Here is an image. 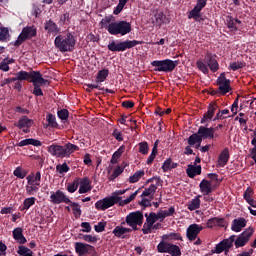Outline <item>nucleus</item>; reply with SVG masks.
Returning a JSON list of instances; mask_svg holds the SVG:
<instances>
[{"instance_id": "obj_1", "label": "nucleus", "mask_w": 256, "mask_h": 256, "mask_svg": "<svg viewBox=\"0 0 256 256\" xmlns=\"http://www.w3.org/2000/svg\"><path fill=\"white\" fill-rule=\"evenodd\" d=\"M127 191V189L116 190L110 197L98 200L95 203L96 209H98V211H107V209L113 207V205H117V203L118 205H120V207H125V205H129V203H131V201H134L135 197H137V195L139 194V190H136L128 198L123 200L119 195H125Z\"/></svg>"}, {"instance_id": "obj_2", "label": "nucleus", "mask_w": 256, "mask_h": 256, "mask_svg": "<svg viewBox=\"0 0 256 256\" xmlns=\"http://www.w3.org/2000/svg\"><path fill=\"white\" fill-rule=\"evenodd\" d=\"M100 26L102 29H106L110 35H121L122 37L128 35L131 31V23L127 21L115 22L113 16L104 17L100 22Z\"/></svg>"}, {"instance_id": "obj_3", "label": "nucleus", "mask_w": 256, "mask_h": 256, "mask_svg": "<svg viewBox=\"0 0 256 256\" xmlns=\"http://www.w3.org/2000/svg\"><path fill=\"white\" fill-rule=\"evenodd\" d=\"M75 151H79V146L72 143H67L64 146L52 144L48 147V153H50L52 157H57L60 159L71 157L72 153H75Z\"/></svg>"}, {"instance_id": "obj_4", "label": "nucleus", "mask_w": 256, "mask_h": 256, "mask_svg": "<svg viewBox=\"0 0 256 256\" xmlns=\"http://www.w3.org/2000/svg\"><path fill=\"white\" fill-rule=\"evenodd\" d=\"M75 43H77V39H75V36L70 32L60 34L54 40L55 47H57L61 53H67V51L74 49Z\"/></svg>"}, {"instance_id": "obj_5", "label": "nucleus", "mask_w": 256, "mask_h": 256, "mask_svg": "<svg viewBox=\"0 0 256 256\" xmlns=\"http://www.w3.org/2000/svg\"><path fill=\"white\" fill-rule=\"evenodd\" d=\"M196 65H197L199 71H201L205 75H207V73H209V69H210V71H212V73L219 71V63L217 62V59H215V55H213V54H209V53L206 54V56L204 58V62L198 61L196 63Z\"/></svg>"}, {"instance_id": "obj_6", "label": "nucleus", "mask_w": 256, "mask_h": 256, "mask_svg": "<svg viewBox=\"0 0 256 256\" xmlns=\"http://www.w3.org/2000/svg\"><path fill=\"white\" fill-rule=\"evenodd\" d=\"M179 65V61H173L171 59L154 60L151 62V66L154 67V71L159 73H171L175 70V67Z\"/></svg>"}, {"instance_id": "obj_7", "label": "nucleus", "mask_w": 256, "mask_h": 256, "mask_svg": "<svg viewBox=\"0 0 256 256\" xmlns=\"http://www.w3.org/2000/svg\"><path fill=\"white\" fill-rule=\"evenodd\" d=\"M26 193L27 195H35L41 187V172H36L35 174H30L26 177Z\"/></svg>"}, {"instance_id": "obj_8", "label": "nucleus", "mask_w": 256, "mask_h": 256, "mask_svg": "<svg viewBox=\"0 0 256 256\" xmlns=\"http://www.w3.org/2000/svg\"><path fill=\"white\" fill-rule=\"evenodd\" d=\"M137 45H141V42L137 40H126L122 42L112 41L107 45V48L112 52H123L127 51V49H133V47H137Z\"/></svg>"}, {"instance_id": "obj_9", "label": "nucleus", "mask_w": 256, "mask_h": 256, "mask_svg": "<svg viewBox=\"0 0 256 256\" xmlns=\"http://www.w3.org/2000/svg\"><path fill=\"white\" fill-rule=\"evenodd\" d=\"M175 215V207H170L169 209H161L157 213L151 212L150 213V223H153V221H160V223H163L167 217H173Z\"/></svg>"}, {"instance_id": "obj_10", "label": "nucleus", "mask_w": 256, "mask_h": 256, "mask_svg": "<svg viewBox=\"0 0 256 256\" xmlns=\"http://www.w3.org/2000/svg\"><path fill=\"white\" fill-rule=\"evenodd\" d=\"M125 221L127 225L133 229V231H137V227H141V225H143V213L139 211L131 212L126 216Z\"/></svg>"}, {"instance_id": "obj_11", "label": "nucleus", "mask_w": 256, "mask_h": 256, "mask_svg": "<svg viewBox=\"0 0 256 256\" xmlns=\"http://www.w3.org/2000/svg\"><path fill=\"white\" fill-rule=\"evenodd\" d=\"M159 253H169L171 256H181V248L175 244L160 242L157 246Z\"/></svg>"}, {"instance_id": "obj_12", "label": "nucleus", "mask_w": 256, "mask_h": 256, "mask_svg": "<svg viewBox=\"0 0 256 256\" xmlns=\"http://www.w3.org/2000/svg\"><path fill=\"white\" fill-rule=\"evenodd\" d=\"M233 243H235V235H232L229 238L224 239L220 243H218L212 250V253H216L217 255L223 253V251L227 253L229 252V249L233 247Z\"/></svg>"}, {"instance_id": "obj_13", "label": "nucleus", "mask_w": 256, "mask_h": 256, "mask_svg": "<svg viewBox=\"0 0 256 256\" xmlns=\"http://www.w3.org/2000/svg\"><path fill=\"white\" fill-rule=\"evenodd\" d=\"M253 233L254 230L251 227L247 228L244 232H242L234 242L236 249H239V247H245V245L249 243V239H251Z\"/></svg>"}, {"instance_id": "obj_14", "label": "nucleus", "mask_w": 256, "mask_h": 256, "mask_svg": "<svg viewBox=\"0 0 256 256\" xmlns=\"http://www.w3.org/2000/svg\"><path fill=\"white\" fill-rule=\"evenodd\" d=\"M147 183H152L149 188H146L142 194L141 197H149V199H153V195H155V191H157V188L159 187L161 180L157 177L150 178L147 180Z\"/></svg>"}, {"instance_id": "obj_15", "label": "nucleus", "mask_w": 256, "mask_h": 256, "mask_svg": "<svg viewBox=\"0 0 256 256\" xmlns=\"http://www.w3.org/2000/svg\"><path fill=\"white\" fill-rule=\"evenodd\" d=\"M31 83H33L34 86L33 94L36 95V97H42L43 90H41V86L39 85L47 86L49 85V80H46L43 78V75L40 74L39 76H34V80H31Z\"/></svg>"}, {"instance_id": "obj_16", "label": "nucleus", "mask_w": 256, "mask_h": 256, "mask_svg": "<svg viewBox=\"0 0 256 256\" xmlns=\"http://www.w3.org/2000/svg\"><path fill=\"white\" fill-rule=\"evenodd\" d=\"M50 201L54 205H61V203H65L69 205L71 203V199H69L65 193L61 190H57L56 192H51Z\"/></svg>"}, {"instance_id": "obj_17", "label": "nucleus", "mask_w": 256, "mask_h": 256, "mask_svg": "<svg viewBox=\"0 0 256 256\" xmlns=\"http://www.w3.org/2000/svg\"><path fill=\"white\" fill-rule=\"evenodd\" d=\"M219 91L221 95H225L231 91V81L225 77V73L220 74L217 79Z\"/></svg>"}, {"instance_id": "obj_18", "label": "nucleus", "mask_w": 256, "mask_h": 256, "mask_svg": "<svg viewBox=\"0 0 256 256\" xmlns=\"http://www.w3.org/2000/svg\"><path fill=\"white\" fill-rule=\"evenodd\" d=\"M145 217H146V223L144 224V228L142 229L144 235H149L151 231L161 228V223H157V221L159 220H154L152 223H150L151 213L145 214Z\"/></svg>"}, {"instance_id": "obj_19", "label": "nucleus", "mask_w": 256, "mask_h": 256, "mask_svg": "<svg viewBox=\"0 0 256 256\" xmlns=\"http://www.w3.org/2000/svg\"><path fill=\"white\" fill-rule=\"evenodd\" d=\"M41 75V72L38 71H31V72H27V71H19L18 73H16V81H27L29 79H31V81H35V76L39 77Z\"/></svg>"}, {"instance_id": "obj_20", "label": "nucleus", "mask_w": 256, "mask_h": 256, "mask_svg": "<svg viewBox=\"0 0 256 256\" xmlns=\"http://www.w3.org/2000/svg\"><path fill=\"white\" fill-rule=\"evenodd\" d=\"M37 35V30L33 27H26L22 30L21 34L18 37L17 44L21 45L25 39H31Z\"/></svg>"}, {"instance_id": "obj_21", "label": "nucleus", "mask_w": 256, "mask_h": 256, "mask_svg": "<svg viewBox=\"0 0 256 256\" xmlns=\"http://www.w3.org/2000/svg\"><path fill=\"white\" fill-rule=\"evenodd\" d=\"M202 229L203 226L199 224H191L186 231V235L189 241H195V239H197V236L201 233Z\"/></svg>"}, {"instance_id": "obj_22", "label": "nucleus", "mask_w": 256, "mask_h": 256, "mask_svg": "<svg viewBox=\"0 0 256 256\" xmlns=\"http://www.w3.org/2000/svg\"><path fill=\"white\" fill-rule=\"evenodd\" d=\"M15 126L18 127V129H22L24 133H29V129L33 127V120L29 119L27 116H23Z\"/></svg>"}, {"instance_id": "obj_23", "label": "nucleus", "mask_w": 256, "mask_h": 256, "mask_svg": "<svg viewBox=\"0 0 256 256\" xmlns=\"http://www.w3.org/2000/svg\"><path fill=\"white\" fill-rule=\"evenodd\" d=\"M198 134H200L202 141L203 139H215V128L200 126L198 129Z\"/></svg>"}, {"instance_id": "obj_24", "label": "nucleus", "mask_w": 256, "mask_h": 256, "mask_svg": "<svg viewBox=\"0 0 256 256\" xmlns=\"http://www.w3.org/2000/svg\"><path fill=\"white\" fill-rule=\"evenodd\" d=\"M75 251L80 256L87 255V253H91V251H93V246L82 242H76Z\"/></svg>"}, {"instance_id": "obj_25", "label": "nucleus", "mask_w": 256, "mask_h": 256, "mask_svg": "<svg viewBox=\"0 0 256 256\" xmlns=\"http://www.w3.org/2000/svg\"><path fill=\"white\" fill-rule=\"evenodd\" d=\"M244 227H247V220L245 218H237L232 221L231 229L235 233H241Z\"/></svg>"}, {"instance_id": "obj_26", "label": "nucleus", "mask_w": 256, "mask_h": 256, "mask_svg": "<svg viewBox=\"0 0 256 256\" xmlns=\"http://www.w3.org/2000/svg\"><path fill=\"white\" fill-rule=\"evenodd\" d=\"M112 233L118 239H125L131 233V229L124 226H116Z\"/></svg>"}, {"instance_id": "obj_27", "label": "nucleus", "mask_w": 256, "mask_h": 256, "mask_svg": "<svg viewBox=\"0 0 256 256\" xmlns=\"http://www.w3.org/2000/svg\"><path fill=\"white\" fill-rule=\"evenodd\" d=\"M199 187L203 195H209V193H213V184L206 179L200 182Z\"/></svg>"}, {"instance_id": "obj_28", "label": "nucleus", "mask_w": 256, "mask_h": 256, "mask_svg": "<svg viewBox=\"0 0 256 256\" xmlns=\"http://www.w3.org/2000/svg\"><path fill=\"white\" fill-rule=\"evenodd\" d=\"M218 109H219V105H217V103L210 104L207 113L204 115L203 119L201 120V123H205L206 121L213 119V116L215 115V111Z\"/></svg>"}, {"instance_id": "obj_29", "label": "nucleus", "mask_w": 256, "mask_h": 256, "mask_svg": "<svg viewBox=\"0 0 256 256\" xmlns=\"http://www.w3.org/2000/svg\"><path fill=\"white\" fill-rule=\"evenodd\" d=\"M186 173L190 179H193L194 177H197V175H201V165H188V168L186 169Z\"/></svg>"}, {"instance_id": "obj_30", "label": "nucleus", "mask_w": 256, "mask_h": 256, "mask_svg": "<svg viewBox=\"0 0 256 256\" xmlns=\"http://www.w3.org/2000/svg\"><path fill=\"white\" fill-rule=\"evenodd\" d=\"M229 162V148H224L218 157L219 167H225Z\"/></svg>"}, {"instance_id": "obj_31", "label": "nucleus", "mask_w": 256, "mask_h": 256, "mask_svg": "<svg viewBox=\"0 0 256 256\" xmlns=\"http://www.w3.org/2000/svg\"><path fill=\"white\" fill-rule=\"evenodd\" d=\"M203 142L199 132L192 134L189 138H188V144L190 146L196 145V149H199V147H201V143Z\"/></svg>"}, {"instance_id": "obj_32", "label": "nucleus", "mask_w": 256, "mask_h": 256, "mask_svg": "<svg viewBox=\"0 0 256 256\" xmlns=\"http://www.w3.org/2000/svg\"><path fill=\"white\" fill-rule=\"evenodd\" d=\"M27 145H33L34 147H41L42 143L41 141L33 138L24 139L18 143V147H27Z\"/></svg>"}, {"instance_id": "obj_33", "label": "nucleus", "mask_w": 256, "mask_h": 256, "mask_svg": "<svg viewBox=\"0 0 256 256\" xmlns=\"http://www.w3.org/2000/svg\"><path fill=\"white\" fill-rule=\"evenodd\" d=\"M13 237L15 241H18L21 245H24V243H27V239L25 236H23V229L16 228L13 230Z\"/></svg>"}, {"instance_id": "obj_34", "label": "nucleus", "mask_w": 256, "mask_h": 256, "mask_svg": "<svg viewBox=\"0 0 256 256\" xmlns=\"http://www.w3.org/2000/svg\"><path fill=\"white\" fill-rule=\"evenodd\" d=\"M243 197L251 207L256 208V201L253 199V189L247 188L244 192Z\"/></svg>"}, {"instance_id": "obj_35", "label": "nucleus", "mask_w": 256, "mask_h": 256, "mask_svg": "<svg viewBox=\"0 0 256 256\" xmlns=\"http://www.w3.org/2000/svg\"><path fill=\"white\" fill-rule=\"evenodd\" d=\"M188 19H194V21L201 23L203 21V16H201V10H197V8H193L188 13Z\"/></svg>"}, {"instance_id": "obj_36", "label": "nucleus", "mask_w": 256, "mask_h": 256, "mask_svg": "<svg viewBox=\"0 0 256 256\" xmlns=\"http://www.w3.org/2000/svg\"><path fill=\"white\" fill-rule=\"evenodd\" d=\"M201 195L196 196L188 203V209L189 211H195L201 207Z\"/></svg>"}, {"instance_id": "obj_37", "label": "nucleus", "mask_w": 256, "mask_h": 256, "mask_svg": "<svg viewBox=\"0 0 256 256\" xmlns=\"http://www.w3.org/2000/svg\"><path fill=\"white\" fill-rule=\"evenodd\" d=\"M88 191H91V182L89 178H84L80 183L79 193H88Z\"/></svg>"}, {"instance_id": "obj_38", "label": "nucleus", "mask_w": 256, "mask_h": 256, "mask_svg": "<svg viewBox=\"0 0 256 256\" xmlns=\"http://www.w3.org/2000/svg\"><path fill=\"white\" fill-rule=\"evenodd\" d=\"M45 30L48 31V33H52L53 35H57L59 33V27H57V24L51 20L46 22Z\"/></svg>"}, {"instance_id": "obj_39", "label": "nucleus", "mask_w": 256, "mask_h": 256, "mask_svg": "<svg viewBox=\"0 0 256 256\" xmlns=\"http://www.w3.org/2000/svg\"><path fill=\"white\" fill-rule=\"evenodd\" d=\"M142 177H145V170H138L128 178L129 183H138Z\"/></svg>"}, {"instance_id": "obj_40", "label": "nucleus", "mask_w": 256, "mask_h": 256, "mask_svg": "<svg viewBox=\"0 0 256 256\" xmlns=\"http://www.w3.org/2000/svg\"><path fill=\"white\" fill-rule=\"evenodd\" d=\"M15 63V59L13 58H4L1 62H0V71H4V73H7V71H9V65Z\"/></svg>"}, {"instance_id": "obj_41", "label": "nucleus", "mask_w": 256, "mask_h": 256, "mask_svg": "<svg viewBox=\"0 0 256 256\" xmlns=\"http://www.w3.org/2000/svg\"><path fill=\"white\" fill-rule=\"evenodd\" d=\"M125 153V146H120L117 151L112 155L111 163L112 165L117 164V161H119L120 157Z\"/></svg>"}, {"instance_id": "obj_42", "label": "nucleus", "mask_w": 256, "mask_h": 256, "mask_svg": "<svg viewBox=\"0 0 256 256\" xmlns=\"http://www.w3.org/2000/svg\"><path fill=\"white\" fill-rule=\"evenodd\" d=\"M37 201L36 197H30L26 198L23 202V207L21 208V211H29L33 205H35V202Z\"/></svg>"}, {"instance_id": "obj_43", "label": "nucleus", "mask_w": 256, "mask_h": 256, "mask_svg": "<svg viewBox=\"0 0 256 256\" xmlns=\"http://www.w3.org/2000/svg\"><path fill=\"white\" fill-rule=\"evenodd\" d=\"M68 205H70L74 217H76V219H79V217H81V205H79L78 203L72 202L71 200L68 203Z\"/></svg>"}, {"instance_id": "obj_44", "label": "nucleus", "mask_w": 256, "mask_h": 256, "mask_svg": "<svg viewBox=\"0 0 256 256\" xmlns=\"http://www.w3.org/2000/svg\"><path fill=\"white\" fill-rule=\"evenodd\" d=\"M109 77V70H100L96 76V83H103Z\"/></svg>"}, {"instance_id": "obj_45", "label": "nucleus", "mask_w": 256, "mask_h": 256, "mask_svg": "<svg viewBox=\"0 0 256 256\" xmlns=\"http://www.w3.org/2000/svg\"><path fill=\"white\" fill-rule=\"evenodd\" d=\"M175 167H177V163H173L171 159L165 160L162 165V169L164 172L171 171V169H175Z\"/></svg>"}, {"instance_id": "obj_46", "label": "nucleus", "mask_w": 256, "mask_h": 256, "mask_svg": "<svg viewBox=\"0 0 256 256\" xmlns=\"http://www.w3.org/2000/svg\"><path fill=\"white\" fill-rule=\"evenodd\" d=\"M215 221L218 223V225L223 226L224 220L223 219H219V218H211L207 221L206 223V227L208 229H213V227H215Z\"/></svg>"}, {"instance_id": "obj_47", "label": "nucleus", "mask_w": 256, "mask_h": 256, "mask_svg": "<svg viewBox=\"0 0 256 256\" xmlns=\"http://www.w3.org/2000/svg\"><path fill=\"white\" fill-rule=\"evenodd\" d=\"M163 21H165V14H163V12H157L154 15L153 23H155V25H162Z\"/></svg>"}, {"instance_id": "obj_48", "label": "nucleus", "mask_w": 256, "mask_h": 256, "mask_svg": "<svg viewBox=\"0 0 256 256\" xmlns=\"http://www.w3.org/2000/svg\"><path fill=\"white\" fill-rule=\"evenodd\" d=\"M17 253L21 256H33V251L25 246H19Z\"/></svg>"}, {"instance_id": "obj_49", "label": "nucleus", "mask_w": 256, "mask_h": 256, "mask_svg": "<svg viewBox=\"0 0 256 256\" xmlns=\"http://www.w3.org/2000/svg\"><path fill=\"white\" fill-rule=\"evenodd\" d=\"M129 0H119L118 5L115 7L113 13L114 15H119V13H121V11H123V9L125 8V5H127V2Z\"/></svg>"}, {"instance_id": "obj_50", "label": "nucleus", "mask_w": 256, "mask_h": 256, "mask_svg": "<svg viewBox=\"0 0 256 256\" xmlns=\"http://www.w3.org/2000/svg\"><path fill=\"white\" fill-rule=\"evenodd\" d=\"M139 147V153L142 155H147L149 153V144L147 142H141L138 144Z\"/></svg>"}, {"instance_id": "obj_51", "label": "nucleus", "mask_w": 256, "mask_h": 256, "mask_svg": "<svg viewBox=\"0 0 256 256\" xmlns=\"http://www.w3.org/2000/svg\"><path fill=\"white\" fill-rule=\"evenodd\" d=\"M80 239H82V241H86V243H97V237L93 235H80Z\"/></svg>"}, {"instance_id": "obj_52", "label": "nucleus", "mask_w": 256, "mask_h": 256, "mask_svg": "<svg viewBox=\"0 0 256 256\" xmlns=\"http://www.w3.org/2000/svg\"><path fill=\"white\" fill-rule=\"evenodd\" d=\"M78 188H79V181H74L67 185L68 193H75V191H77Z\"/></svg>"}, {"instance_id": "obj_53", "label": "nucleus", "mask_w": 256, "mask_h": 256, "mask_svg": "<svg viewBox=\"0 0 256 256\" xmlns=\"http://www.w3.org/2000/svg\"><path fill=\"white\" fill-rule=\"evenodd\" d=\"M14 175L15 177H18V179H25V177L27 176V173L23 169H21V167H17L14 170Z\"/></svg>"}, {"instance_id": "obj_54", "label": "nucleus", "mask_w": 256, "mask_h": 256, "mask_svg": "<svg viewBox=\"0 0 256 256\" xmlns=\"http://www.w3.org/2000/svg\"><path fill=\"white\" fill-rule=\"evenodd\" d=\"M106 226H107V222L102 221L94 226V230L96 231V233H103V231H105Z\"/></svg>"}, {"instance_id": "obj_55", "label": "nucleus", "mask_w": 256, "mask_h": 256, "mask_svg": "<svg viewBox=\"0 0 256 256\" xmlns=\"http://www.w3.org/2000/svg\"><path fill=\"white\" fill-rule=\"evenodd\" d=\"M243 67H245V62H232V63H230V69H232V71H237L239 69H243Z\"/></svg>"}, {"instance_id": "obj_56", "label": "nucleus", "mask_w": 256, "mask_h": 256, "mask_svg": "<svg viewBox=\"0 0 256 256\" xmlns=\"http://www.w3.org/2000/svg\"><path fill=\"white\" fill-rule=\"evenodd\" d=\"M9 37V29L5 27L0 28V41H5Z\"/></svg>"}, {"instance_id": "obj_57", "label": "nucleus", "mask_w": 256, "mask_h": 256, "mask_svg": "<svg viewBox=\"0 0 256 256\" xmlns=\"http://www.w3.org/2000/svg\"><path fill=\"white\" fill-rule=\"evenodd\" d=\"M46 119H47L48 125H50L51 127H57V121H56L55 115L48 114L46 116Z\"/></svg>"}, {"instance_id": "obj_58", "label": "nucleus", "mask_w": 256, "mask_h": 256, "mask_svg": "<svg viewBox=\"0 0 256 256\" xmlns=\"http://www.w3.org/2000/svg\"><path fill=\"white\" fill-rule=\"evenodd\" d=\"M56 170L58 171V173L63 175V173H67L69 171V166L67 165V163H63L62 165H58L56 167Z\"/></svg>"}, {"instance_id": "obj_59", "label": "nucleus", "mask_w": 256, "mask_h": 256, "mask_svg": "<svg viewBox=\"0 0 256 256\" xmlns=\"http://www.w3.org/2000/svg\"><path fill=\"white\" fill-rule=\"evenodd\" d=\"M58 117L62 121L67 120L69 117V111L67 109H62V110L58 111Z\"/></svg>"}, {"instance_id": "obj_60", "label": "nucleus", "mask_w": 256, "mask_h": 256, "mask_svg": "<svg viewBox=\"0 0 256 256\" xmlns=\"http://www.w3.org/2000/svg\"><path fill=\"white\" fill-rule=\"evenodd\" d=\"M227 27L232 31H237V25H235V20L233 19V17H228Z\"/></svg>"}, {"instance_id": "obj_61", "label": "nucleus", "mask_w": 256, "mask_h": 256, "mask_svg": "<svg viewBox=\"0 0 256 256\" xmlns=\"http://www.w3.org/2000/svg\"><path fill=\"white\" fill-rule=\"evenodd\" d=\"M164 237H165V239H170V240H174V241L181 240V234H179V233L166 234Z\"/></svg>"}, {"instance_id": "obj_62", "label": "nucleus", "mask_w": 256, "mask_h": 256, "mask_svg": "<svg viewBox=\"0 0 256 256\" xmlns=\"http://www.w3.org/2000/svg\"><path fill=\"white\" fill-rule=\"evenodd\" d=\"M206 5H207V0H197V3L194 8L201 12L203 11Z\"/></svg>"}, {"instance_id": "obj_63", "label": "nucleus", "mask_w": 256, "mask_h": 256, "mask_svg": "<svg viewBox=\"0 0 256 256\" xmlns=\"http://www.w3.org/2000/svg\"><path fill=\"white\" fill-rule=\"evenodd\" d=\"M121 173H123V169L121 167H117L113 174L110 176V180L113 181L114 179H117V177H119V175H121Z\"/></svg>"}, {"instance_id": "obj_64", "label": "nucleus", "mask_w": 256, "mask_h": 256, "mask_svg": "<svg viewBox=\"0 0 256 256\" xmlns=\"http://www.w3.org/2000/svg\"><path fill=\"white\" fill-rule=\"evenodd\" d=\"M82 233H91V224L89 222H82Z\"/></svg>"}]
</instances>
